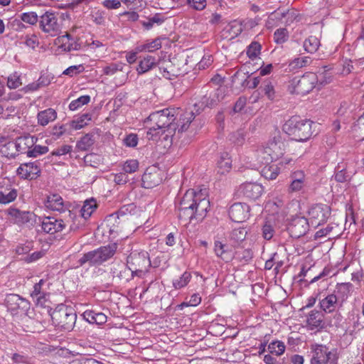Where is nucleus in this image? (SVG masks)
Here are the masks:
<instances>
[{
	"label": "nucleus",
	"instance_id": "nucleus-1",
	"mask_svg": "<svg viewBox=\"0 0 364 364\" xmlns=\"http://www.w3.org/2000/svg\"><path fill=\"white\" fill-rule=\"evenodd\" d=\"M176 110L173 108H166L151 113L147 118V122L151 123L147 134L154 136L153 131L160 130L162 133L167 132L164 136V139H166L168 136H173L176 130L178 134L186 132L195 118L193 112H187L183 114L180 118V125L173 123L176 119Z\"/></svg>",
	"mask_w": 364,
	"mask_h": 364
},
{
	"label": "nucleus",
	"instance_id": "nucleus-2",
	"mask_svg": "<svg viewBox=\"0 0 364 364\" xmlns=\"http://www.w3.org/2000/svg\"><path fill=\"white\" fill-rule=\"evenodd\" d=\"M209 208L210 201L206 198V193L202 190L198 192L193 189L188 190L176 205L178 218L183 222L191 221L193 219L203 220Z\"/></svg>",
	"mask_w": 364,
	"mask_h": 364
},
{
	"label": "nucleus",
	"instance_id": "nucleus-3",
	"mask_svg": "<svg viewBox=\"0 0 364 364\" xmlns=\"http://www.w3.org/2000/svg\"><path fill=\"white\" fill-rule=\"evenodd\" d=\"M314 122L310 120L300 119L297 117H292L287 120L282 127V130L292 139L297 141H305L312 135V125Z\"/></svg>",
	"mask_w": 364,
	"mask_h": 364
},
{
	"label": "nucleus",
	"instance_id": "nucleus-4",
	"mask_svg": "<svg viewBox=\"0 0 364 364\" xmlns=\"http://www.w3.org/2000/svg\"><path fill=\"white\" fill-rule=\"evenodd\" d=\"M117 245L111 243L106 246H102L95 250L85 253L79 259L80 266L88 263L90 266L100 265L103 262L112 258L116 253Z\"/></svg>",
	"mask_w": 364,
	"mask_h": 364
},
{
	"label": "nucleus",
	"instance_id": "nucleus-5",
	"mask_svg": "<svg viewBox=\"0 0 364 364\" xmlns=\"http://www.w3.org/2000/svg\"><path fill=\"white\" fill-rule=\"evenodd\" d=\"M50 315L53 323L63 331H71L76 322L75 310L64 304L58 305Z\"/></svg>",
	"mask_w": 364,
	"mask_h": 364
},
{
	"label": "nucleus",
	"instance_id": "nucleus-6",
	"mask_svg": "<svg viewBox=\"0 0 364 364\" xmlns=\"http://www.w3.org/2000/svg\"><path fill=\"white\" fill-rule=\"evenodd\" d=\"M318 82L314 73H306L301 77H295L289 81L288 91L291 94L305 95L309 93Z\"/></svg>",
	"mask_w": 364,
	"mask_h": 364
},
{
	"label": "nucleus",
	"instance_id": "nucleus-7",
	"mask_svg": "<svg viewBox=\"0 0 364 364\" xmlns=\"http://www.w3.org/2000/svg\"><path fill=\"white\" fill-rule=\"evenodd\" d=\"M127 262L134 274L139 277H141L145 272H148L151 266V262L146 252H132L127 257Z\"/></svg>",
	"mask_w": 364,
	"mask_h": 364
},
{
	"label": "nucleus",
	"instance_id": "nucleus-8",
	"mask_svg": "<svg viewBox=\"0 0 364 364\" xmlns=\"http://www.w3.org/2000/svg\"><path fill=\"white\" fill-rule=\"evenodd\" d=\"M76 217V214L73 211L68 210L64 219H57L54 217H48L44 218L42 222V230L48 234H54L63 230L65 227V223L70 220L73 221Z\"/></svg>",
	"mask_w": 364,
	"mask_h": 364
},
{
	"label": "nucleus",
	"instance_id": "nucleus-9",
	"mask_svg": "<svg viewBox=\"0 0 364 364\" xmlns=\"http://www.w3.org/2000/svg\"><path fill=\"white\" fill-rule=\"evenodd\" d=\"M331 215V208L326 204H316L309 210V222L316 228L324 224Z\"/></svg>",
	"mask_w": 364,
	"mask_h": 364
},
{
	"label": "nucleus",
	"instance_id": "nucleus-10",
	"mask_svg": "<svg viewBox=\"0 0 364 364\" xmlns=\"http://www.w3.org/2000/svg\"><path fill=\"white\" fill-rule=\"evenodd\" d=\"M285 149V143L282 141L279 134H277L267 143L260 151L267 154L271 161H277L283 156Z\"/></svg>",
	"mask_w": 364,
	"mask_h": 364
},
{
	"label": "nucleus",
	"instance_id": "nucleus-11",
	"mask_svg": "<svg viewBox=\"0 0 364 364\" xmlns=\"http://www.w3.org/2000/svg\"><path fill=\"white\" fill-rule=\"evenodd\" d=\"M39 27L50 36H56L60 32V25L56 15L53 12L46 11L40 16Z\"/></svg>",
	"mask_w": 364,
	"mask_h": 364
},
{
	"label": "nucleus",
	"instance_id": "nucleus-12",
	"mask_svg": "<svg viewBox=\"0 0 364 364\" xmlns=\"http://www.w3.org/2000/svg\"><path fill=\"white\" fill-rule=\"evenodd\" d=\"M311 349L312 350L311 364H326L328 361L334 363L336 360V355L324 345H312Z\"/></svg>",
	"mask_w": 364,
	"mask_h": 364
},
{
	"label": "nucleus",
	"instance_id": "nucleus-13",
	"mask_svg": "<svg viewBox=\"0 0 364 364\" xmlns=\"http://www.w3.org/2000/svg\"><path fill=\"white\" fill-rule=\"evenodd\" d=\"M309 228V220L304 217H295L289 223L287 230L291 237L299 238L308 232Z\"/></svg>",
	"mask_w": 364,
	"mask_h": 364
},
{
	"label": "nucleus",
	"instance_id": "nucleus-14",
	"mask_svg": "<svg viewBox=\"0 0 364 364\" xmlns=\"http://www.w3.org/2000/svg\"><path fill=\"white\" fill-rule=\"evenodd\" d=\"M110 271L113 279L125 282L130 281L135 276L128 264H125L122 262H113Z\"/></svg>",
	"mask_w": 364,
	"mask_h": 364
},
{
	"label": "nucleus",
	"instance_id": "nucleus-15",
	"mask_svg": "<svg viewBox=\"0 0 364 364\" xmlns=\"http://www.w3.org/2000/svg\"><path fill=\"white\" fill-rule=\"evenodd\" d=\"M250 207L244 203H235L229 209L230 219L236 223H241L249 218Z\"/></svg>",
	"mask_w": 364,
	"mask_h": 364
},
{
	"label": "nucleus",
	"instance_id": "nucleus-16",
	"mask_svg": "<svg viewBox=\"0 0 364 364\" xmlns=\"http://www.w3.org/2000/svg\"><path fill=\"white\" fill-rule=\"evenodd\" d=\"M39 164L40 163L38 161L23 164L18 168L17 173L22 178L34 179L40 175Z\"/></svg>",
	"mask_w": 364,
	"mask_h": 364
},
{
	"label": "nucleus",
	"instance_id": "nucleus-17",
	"mask_svg": "<svg viewBox=\"0 0 364 364\" xmlns=\"http://www.w3.org/2000/svg\"><path fill=\"white\" fill-rule=\"evenodd\" d=\"M6 304L12 311L21 310L26 311L30 308V302L18 294H9L6 296Z\"/></svg>",
	"mask_w": 364,
	"mask_h": 364
},
{
	"label": "nucleus",
	"instance_id": "nucleus-18",
	"mask_svg": "<svg viewBox=\"0 0 364 364\" xmlns=\"http://www.w3.org/2000/svg\"><path fill=\"white\" fill-rule=\"evenodd\" d=\"M160 173L156 168H148L142 176V185L145 188H152L161 182Z\"/></svg>",
	"mask_w": 364,
	"mask_h": 364
},
{
	"label": "nucleus",
	"instance_id": "nucleus-19",
	"mask_svg": "<svg viewBox=\"0 0 364 364\" xmlns=\"http://www.w3.org/2000/svg\"><path fill=\"white\" fill-rule=\"evenodd\" d=\"M37 141V139L30 135H26L18 137L15 143H11L9 145V147L16 148L17 153H26L28 150L34 146Z\"/></svg>",
	"mask_w": 364,
	"mask_h": 364
},
{
	"label": "nucleus",
	"instance_id": "nucleus-20",
	"mask_svg": "<svg viewBox=\"0 0 364 364\" xmlns=\"http://www.w3.org/2000/svg\"><path fill=\"white\" fill-rule=\"evenodd\" d=\"M9 215L14 220V223L18 225L32 223L35 217V215L31 212L21 211L16 208H10Z\"/></svg>",
	"mask_w": 364,
	"mask_h": 364
},
{
	"label": "nucleus",
	"instance_id": "nucleus-21",
	"mask_svg": "<svg viewBox=\"0 0 364 364\" xmlns=\"http://www.w3.org/2000/svg\"><path fill=\"white\" fill-rule=\"evenodd\" d=\"M306 323L311 330L326 328V318L323 314L318 311H311L308 315Z\"/></svg>",
	"mask_w": 364,
	"mask_h": 364
},
{
	"label": "nucleus",
	"instance_id": "nucleus-22",
	"mask_svg": "<svg viewBox=\"0 0 364 364\" xmlns=\"http://www.w3.org/2000/svg\"><path fill=\"white\" fill-rule=\"evenodd\" d=\"M240 191L245 197L255 200L261 196L263 188L256 183H245L240 186Z\"/></svg>",
	"mask_w": 364,
	"mask_h": 364
},
{
	"label": "nucleus",
	"instance_id": "nucleus-23",
	"mask_svg": "<svg viewBox=\"0 0 364 364\" xmlns=\"http://www.w3.org/2000/svg\"><path fill=\"white\" fill-rule=\"evenodd\" d=\"M214 252L216 256L225 262L231 261L234 257L232 249L227 245L219 240L214 242Z\"/></svg>",
	"mask_w": 364,
	"mask_h": 364
},
{
	"label": "nucleus",
	"instance_id": "nucleus-24",
	"mask_svg": "<svg viewBox=\"0 0 364 364\" xmlns=\"http://www.w3.org/2000/svg\"><path fill=\"white\" fill-rule=\"evenodd\" d=\"M46 206L53 210L65 213L66 214V208L64 205L62 197L58 194H51L47 196L45 203Z\"/></svg>",
	"mask_w": 364,
	"mask_h": 364
},
{
	"label": "nucleus",
	"instance_id": "nucleus-25",
	"mask_svg": "<svg viewBox=\"0 0 364 364\" xmlns=\"http://www.w3.org/2000/svg\"><path fill=\"white\" fill-rule=\"evenodd\" d=\"M83 318L92 324L102 325L107 322V316L102 312L87 310L82 314Z\"/></svg>",
	"mask_w": 364,
	"mask_h": 364
},
{
	"label": "nucleus",
	"instance_id": "nucleus-26",
	"mask_svg": "<svg viewBox=\"0 0 364 364\" xmlns=\"http://www.w3.org/2000/svg\"><path fill=\"white\" fill-rule=\"evenodd\" d=\"M157 65V61L155 57L147 55L144 56L142 59L139 62L138 67L136 68V71L139 75H142Z\"/></svg>",
	"mask_w": 364,
	"mask_h": 364
},
{
	"label": "nucleus",
	"instance_id": "nucleus-27",
	"mask_svg": "<svg viewBox=\"0 0 364 364\" xmlns=\"http://www.w3.org/2000/svg\"><path fill=\"white\" fill-rule=\"evenodd\" d=\"M227 92V87H220L215 91V93L212 97H210L209 98L205 97L203 98V103H205L208 107H213L225 98Z\"/></svg>",
	"mask_w": 364,
	"mask_h": 364
},
{
	"label": "nucleus",
	"instance_id": "nucleus-28",
	"mask_svg": "<svg viewBox=\"0 0 364 364\" xmlns=\"http://www.w3.org/2000/svg\"><path fill=\"white\" fill-rule=\"evenodd\" d=\"M339 299L334 294H328L320 301L321 309L326 313H332L335 311Z\"/></svg>",
	"mask_w": 364,
	"mask_h": 364
},
{
	"label": "nucleus",
	"instance_id": "nucleus-29",
	"mask_svg": "<svg viewBox=\"0 0 364 364\" xmlns=\"http://www.w3.org/2000/svg\"><path fill=\"white\" fill-rule=\"evenodd\" d=\"M353 284L350 282L338 284L335 292L337 298L339 299L341 306L348 299L353 290Z\"/></svg>",
	"mask_w": 364,
	"mask_h": 364
},
{
	"label": "nucleus",
	"instance_id": "nucleus-30",
	"mask_svg": "<svg viewBox=\"0 0 364 364\" xmlns=\"http://www.w3.org/2000/svg\"><path fill=\"white\" fill-rule=\"evenodd\" d=\"M247 235V230L246 228H235L230 234V240L233 246H237L245 240Z\"/></svg>",
	"mask_w": 364,
	"mask_h": 364
},
{
	"label": "nucleus",
	"instance_id": "nucleus-31",
	"mask_svg": "<svg viewBox=\"0 0 364 364\" xmlns=\"http://www.w3.org/2000/svg\"><path fill=\"white\" fill-rule=\"evenodd\" d=\"M269 205L274 213L277 214V220H278V223H279L280 220L284 221L285 217L287 216V212L285 210V205L284 201L282 200L277 198L276 200L270 203Z\"/></svg>",
	"mask_w": 364,
	"mask_h": 364
},
{
	"label": "nucleus",
	"instance_id": "nucleus-32",
	"mask_svg": "<svg viewBox=\"0 0 364 364\" xmlns=\"http://www.w3.org/2000/svg\"><path fill=\"white\" fill-rule=\"evenodd\" d=\"M218 171L222 174L228 172L232 167V160L228 152H222L218 161Z\"/></svg>",
	"mask_w": 364,
	"mask_h": 364
},
{
	"label": "nucleus",
	"instance_id": "nucleus-33",
	"mask_svg": "<svg viewBox=\"0 0 364 364\" xmlns=\"http://www.w3.org/2000/svg\"><path fill=\"white\" fill-rule=\"evenodd\" d=\"M281 171V167L276 164L266 165L261 171V174L267 179L273 180L277 178Z\"/></svg>",
	"mask_w": 364,
	"mask_h": 364
},
{
	"label": "nucleus",
	"instance_id": "nucleus-34",
	"mask_svg": "<svg viewBox=\"0 0 364 364\" xmlns=\"http://www.w3.org/2000/svg\"><path fill=\"white\" fill-rule=\"evenodd\" d=\"M56 117V112L54 109L49 108L38 113V121L41 125L46 126L50 122L55 120Z\"/></svg>",
	"mask_w": 364,
	"mask_h": 364
},
{
	"label": "nucleus",
	"instance_id": "nucleus-35",
	"mask_svg": "<svg viewBox=\"0 0 364 364\" xmlns=\"http://www.w3.org/2000/svg\"><path fill=\"white\" fill-rule=\"evenodd\" d=\"M276 18L282 20L285 18L284 23L287 25L291 24L298 16L297 11L295 10H287L284 12H274L272 14Z\"/></svg>",
	"mask_w": 364,
	"mask_h": 364
},
{
	"label": "nucleus",
	"instance_id": "nucleus-36",
	"mask_svg": "<svg viewBox=\"0 0 364 364\" xmlns=\"http://www.w3.org/2000/svg\"><path fill=\"white\" fill-rule=\"evenodd\" d=\"M96 208L97 203L94 199L85 200L80 210L81 217L85 220L87 219Z\"/></svg>",
	"mask_w": 364,
	"mask_h": 364
},
{
	"label": "nucleus",
	"instance_id": "nucleus-37",
	"mask_svg": "<svg viewBox=\"0 0 364 364\" xmlns=\"http://www.w3.org/2000/svg\"><path fill=\"white\" fill-rule=\"evenodd\" d=\"M24 323L26 324L27 329L26 331L28 332H41L45 328V326L42 322L38 321L31 318H26L24 320Z\"/></svg>",
	"mask_w": 364,
	"mask_h": 364
},
{
	"label": "nucleus",
	"instance_id": "nucleus-38",
	"mask_svg": "<svg viewBox=\"0 0 364 364\" xmlns=\"http://www.w3.org/2000/svg\"><path fill=\"white\" fill-rule=\"evenodd\" d=\"M92 119V114L90 113H85L79 117L77 119L70 122V127L74 129H80L87 124L88 122Z\"/></svg>",
	"mask_w": 364,
	"mask_h": 364
},
{
	"label": "nucleus",
	"instance_id": "nucleus-39",
	"mask_svg": "<svg viewBox=\"0 0 364 364\" xmlns=\"http://www.w3.org/2000/svg\"><path fill=\"white\" fill-rule=\"evenodd\" d=\"M93 135L87 134L77 141L76 148L80 151H87L93 145Z\"/></svg>",
	"mask_w": 364,
	"mask_h": 364
},
{
	"label": "nucleus",
	"instance_id": "nucleus-40",
	"mask_svg": "<svg viewBox=\"0 0 364 364\" xmlns=\"http://www.w3.org/2000/svg\"><path fill=\"white\" fill-rule=\"evenodd\" d=\"M17 197V191L14 188L0 191V203L7 204L14 201Z\"/></svg>",
	"mask_w": 364,
	"mask_h": 364
},
{
	"label": "nucleus",
	"instance_id": "nucleus-41",
	"mask_svg": "<svg viewBox=\"0 0 364 364\" xmlns=\"http://www.w3.org/2000/svg\"><path fill=\"white\" fill-rule=\"evenodd\" d=\"M320 46V41L316 36H309L304 42V48L306 51L310 53H315Z\"/></svg>",
	"mask_w": 364,
	"mask_h": 364
},
{
	"label": "nucleus",
	"instance_id": "nucleus-42",
	"mask_svg": "<svg viewBox=\"0 0 364 364\" xmlns=\"http://www.w3.org/2000/svg\"><path fill=\"white\" fill-rule=\"evenodd\" d=\"M43 284V280L41 279L39 282L33 286V290L31 293V296L34 300H36L37 304H43L44 301L43 294L41 292V286Z\"/></svg>",
	"mask_w": 364,
	"mask_h": 364
},
{
	"label": "nucleus",
	"instance_id": "nucleus-43",
	"mask_svg": "<svg viewBox=\"0 0 364 364\" xmlns=\"http://www.w3.org/2000/svg\"><path fill=\"white\" fill-rule=\"evenodd\" d=\"M268 350L272 354H275L277 356L281 355L285 350V345L282 341H272L269 344Z\"/></svg>",
	"mask_w": 364,
	"mask_h": 364
},
{
	"label": "nucleus",
	"instance_id": "nucleus-44",
	"mask_svg": "<svg viewBox=\"0 0 364 364\" xmlns=\"http://www.w3.org/2000/svg\"><path fill=\"white\" fill-rule=\"evenodd\" d=\"M261 48L262 46L259 43L252 42L247 48V56L252 60L255 59L260 54Z\"/></svg>",
	"mask_w": 364,
	"mask_h": 364
},
{
	"label": "nucleus",
	"instance_id": "nucleus-45",
	"mask_svg": "<svg viewBox=\"0 0 364 364\" xmlns=\"http://www.w3.org/2000/svg\"><path fill=\"white\" fill-rule=\"evenodd\" d=\"M49 151V149L46 146L35 145L26 151V155L28 157L36 158L38 156L45 154Z\"/></svg>",
	"mask_w": 364,
	"mask_h": 364
},
{
	"label": "nucleus",
	"instance_id": "nucleus-46",
	"mask_svg": "<svg viewBox=\"0 0 364 364\" xmlns=\"http://www.w3.org/2000/svg\"><path fill=\"white\" fill-rule=\"evenodd\" d=\"M191 279V274L188 272H185L179 279L173 280V286L176 289H181L188 284Z\"/></svg>",
	"mask_w": 364,
	"mask_h": 364
},
{
	"label": "nucleus",
	"instance_id": "nucleus-47",
	"mask_svg": "<svg viewBox=\"0 0 364 364\" xmlns=\"http://www.w3.org/2000/svg\"><path fill=\"white\" fill-rule=\"evenodd\" d=\"M262 91L264 95L268 97V99L272 100L275 97V91L274 87L272 84V81L269 80H266L262 82L261 86Z\"/></svg>",
	"mask_w": 364,
	"mask_h": 364
},
{
	"label": "nucleus",
	"instance_id": "nucleus-48",
	"mask_svg": "<svg viewBox=\"0 0 364 364\" xmlns=\"http://www.w3.org/2000/svg\"><path fill=\"white\" fill-rule=\"evenodd\" d=\"M288 38L289 32L284 28L277 29L274 33V40L277 44H282L285 43L287 41Z\"/></svg>",
	"mask_w": 364,
	"mask_h": 364
},
{
	"label": "nucleus",
	"instance_id": "nucleus-49",
	"mask_svg": "<svg viewBox=\"0 0 364 364\" xmlns=\"http://www.w3.org/2000/svg\"><path fill=\"white\" fill-rule=\"evenodd\" d=\"M326 318V328L329 327H339L341 324L343 316L339 312L334 313L331 316H328Z\"/></svg>",
	"mask_w": 364,
	"mask_h": 364
},
{
	"label": "nucleus",
	"instance_id": "nucleus-50",
	"mask_svg": "<svg viewBox=\"0 0 364 364\" xmlns=\"http://www.w3.org/2000/svg\"><path fill=\"white\" fill-rule=\"evenodd\" d=\"M90 101V97L89 95H82L77 100H73L69 105V108L73 111L76 110L82 105L88 104Z\"/></svg>",
	"mask_w": 364,
	"mask_h": 364
},
{
	"label": "nucleus",
	"instance_id": "nucleus-51",
	"mask_svg": "<svg viewBox=\"0 0 364 364\" xmlns=\"http://www.w3.org/2000/svg\"><path fill=\"white\" fill-rule=\"evenodd\" d=\"M161 44L159 40H154L152 42L146 44L139 46L136 48V50L139 52L148 51L152 52L155 50L161 48Z\"/></svg>",
	"mask_w": 364,
	"mask_h": 364
},
{
	"label": "nucleus",
	"instance_id": "nucleus-52",
	"mask_svg": "<svg viewBox=\"0 0 364 364\" xmlns=\"http://www.w3.org/2000/svg\"><path fill=\"white\" fill-rule=\"evenodd\" d=\"M275 232V229L269 219L262 227V236L265 240H271Z\"/></svg>",
	"mask_w": 364,
	"mask_h": 364
},
{
	"label": "nucleus",
	"instance_id": "nucleus-53",
	"mask_svg": "<svg viewBox=\"0 0 364 364\" xmlns=\"http://www.w3.org/2000/svg\"><path fill=\"white\" fill-rule=\"evenodd\" d=\"M71 35L69 33H66L65 35L58 36L55 40V44L58 45L60 48H62L64 51H67L68 44L70 43V41H73Z\"/></svg>",
	"mask_w": 364,
	"mask_h": 364
},
{
	"label": "nucleus",
	"instance_id": "nucleus-54",
	"mask_svg": "<svg viewBox=\"0 0 364 364\" xmlns=\"http://www.w3.org/2000/svg\"><path fill=\"white\" fill-rule=\"evenodd\" d=\"M73 147L70 145L64 144L55 150H53L50 155L47 157L48 159H50L52 156H61L69 154L72 151Z\"/></svg>",
	"mask_w": 364,
	"mask_h": 364
},
{
	"label": "nucleus",
	"instance_id": "nucleus-55",
	"mask_svg": "<svg viewBox=\"0 0 364 364\" xmlns=\"http://www.w3.org/2000/svg\"><path fill=\"white\" fill-rule=\"evenodd\" d=\"M139 168V162L136 159L127 160L123 165V171L127 173L136 172Z\"/></svg>",
	"mask_w": 364,
	"mask_h": 364
},
{
	"label": "nucleus",
	"instance_id": "nucleus-56",
	"mask_svg": "<svg viewBox=\"0 0 364 364\" xmlns=\"http://www.w3.org/2000/svg\"><path fill=\"white\" fill-rule=\"evenodd\" d=\"M21 19L27 23L31 25L36 24L38 21L39 22V19L38 15L36 12H25L21 14Z\"/></svg>",
	"mask_w": 364,
	"mask_h": 364
},
{
	"label": "nucleus",
	"instance_id": "nucleus-57",
	"mask_svg": "<svg viewBox=\"0 0 364 364\" xmlns=\"http://www.w3.org/2000/svg\"><path fill=\"white\" fill-rule=\"evenodd\" d=\"M123 69V64L121 63H112L109 65H107L103 68L104 74L107 75H112L116 73L117 71H121Z\"/></svg>",
	"mask_w": 364,
	"mask_h": 364
},
{
	"label": "nucleus",
	"instance_id": "nucleus-58",
	"mask_svg": "<svg viewBox=\"0 0 364 364\" xmlns=\"http://www.w3.org/2000/svg\"><path fill=\"white\" fill-rule=\"evenodd\" d=\"M340 168L339 166L336 168L334 178L337 182L343 183L348 181L349 176L344 168L341 169Z\"/></svg>",
	"mask_w": 364,
	"mask_h": 364
},
{
	"label": "nucleus",
	"instance_id": "nucleus-59",
	"mask_svg": "<svg viewBox=\"0 0 364 364\" xmlns=\"http://www.w3.org/2000/svg\"><path fill=\"white\" fill-rule=\"evenodd\" d=\"M317 76L318 77V82L321 85L330 82L332 77L331 74L328 73V70H326V68L320 69Z\"/></svg>",
	"mask_w": 364,
	"mask_h": 364
},
{
	"label": "nucleus",
	"instance_id": "nucleus-60",
	"mask_svg": "<svg viewBox=\"0 0 364 364\" xmlns=\"http://www.w3.org/2000/svg\"><path fill=\"white\" fill-rule=\"evenodd\" d=\"M230 140L237 145H242L245 141L244 132L242 130H238L230 134Z\"/></svg>",
	"mask_w": 364,
	"mask_h": 364
},
{
	"label": "nucleus",
	"instance_id": "nucleus-61",
	"mask_svg": "<svg viewBox=\"0 0 364 364\" xmlns=\"http://www.w3.org/2000/svg\"><path fill=\"white\" fill-rule=\"evenodd\" d=\"M11 143H15V141L6 143L1 149L2 154L8 158H15L18 155L16 148L9 147V145Z\"/></svg>",
	"mask_w": 364,
	"mask_h": 364
},
{
	"label": "nucleus",
	"instance_id": "nucleus-62",
	"mask_svg": "<svg viewBox=\"0 0 364 364\" xmlns=\"http://www.w3.org/2000/svg\"><path fill=\"white\" fill-rule=\"evenodd\" d=\"M188 4L193 9L201 11L205 8L206 0H186Z\"/></svg>",
	"mask_w": 364,
	"mask_h": 364
},
{
	"label": "nucleus",
	"instance_id": "nucleus-63",
	"mask_svg": "<svg viewBox=\"0 0 364 364\" xmlns=\"http://www.w3.org/2000/svg\"><path fill=\"white\" fill-rule=\"evenodd\" d=\"M69 364H104L92 358H81L73 360Z\"/></svg>",
	"mask_w": 364,
	"mask_h": 364
},
{
	"label": "nucleus",
	"instance_id": "nucleus-64",
	"mask_svg": "<svg viewBox=\"0 0 364 364\" xmlns=\"http://www.w3.org/2000/svg\"><path fill=\"white\" fill-rule=\"evenodd\" d=\"M124 143L127 146L134 147L138 144V136L135 134H130L127 135L124 139Z\"/></svg>",
	"mask_w": 364,
	"mask_h": 364
}]
</instances>
